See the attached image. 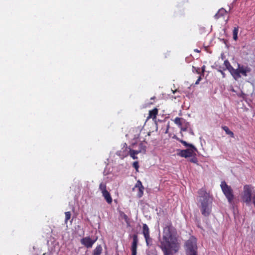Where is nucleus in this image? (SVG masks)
I'll list each match as a JSON object with an SVG mask.
<instances>
[{
	"mask_svg": "<svg viewBox=\"0 0 255 255\" xmlns=\"http://www.w3.org/2000/svg\"><path fill=\"white\" fill-rule=\"evenodd\" d=\"M168 130V128H167V130H166V132H167V130Z\"/></svg>",
	"mask_w": 255,
	"mask_h": 255,
	"instance_id": "obj_32",
	"label": "nucleus"
},
{
	"mask_svg": "<svg viewBox=\"0 0 255 255\" xmlns=\"http://www.w3.org/2000/svg\"><path fill=\"white\" fill-rule=\"evenodd\" d=\"M221 189L228 200V202L233 205L235 196L233 190L231 186H229L225 181H222L221 183Z\"/></svg>",
	"mask_w": 255,
	"mask_h": 255,
	"instance_id": "obj_6",
	"label": "nucleus"
},
{
	"mask_svg": "<svg viewBox=\"0 0 255 255\" xmlns=\"http://www.w3.org/2000/svg\"><path fill=\"white\" fill-rule=\"evenodd\" d=\"M65 223H67L68 221L71 218V214L70 212L68 211V212H66L65 213Z\"/></svg>",
	"mask_w": 255,
	"mask_h": 255,
	"instance_id": "obj_24",
	"label": "nucleus"
},
{
	"mask_svg": "<svg viewBox=\"0 0 255 255\" xmlns=\"http://www.w3.org/2000/svg\"><path fill=\"white\" fill-rule=\"evenodd\" d=\"M193 68L194 69V71H196V72L199 74H203L205 71L204 65H203L201 68L193 66Z\"/></svg>",
	"mask_w": 255,
	"mask_h": 255,
	"instance_id": "obj_19",
	"label": "nucleus"
},
{
	"mask_svg": "<svg viewBox=\"0 0 255 255\" xmlns=\"http://www.w3.org/2000/svg\"><path fill=\"white\" fill-rule=\"evenodd\" d=\"M224 64H230V63L227 60H226V61H225Z\"/></svg>",
	"mask_w": 255,
	"mask_h": 255,
	"instance_id": "obj_30",
	"label": "nucleus"
},
{
	"mask_svg": "<svg viewBox=\"0 0 255 255\" xmlns=\"http://www.w3.org/2000/svg\"><path fill=\"white\" fill-rule=\"evenodd\" d=\"M188 127V123L185 121V123L181 126L179 128L181 131H186Z\"/></svg>",
	"mask_w": 255,
	"mask_h": 255,
	"instance_id": "obj_25",
	"label": "nucleus"
},
{
	"mask_svg": "<svg viewBox=\"0 0 255 255\" xmlns=\"http://www.w3.org/2000/svg\"><path fill=\"white\" fill-rule=\"evenodd\" d=\"M224 66L230 72L234 78L236 80L241 77V74L243 76H246L247 73L250 71L249 68L244 67L243 65H238V68L236 69L232 66V65H224Z\"/></svg>",
	"mask_w": 255,
	"mask_h": 255,
	"instance_id": "obj_4",
	"label": "nucleus"
},
{
	"mask_svg": "<svg viewBox=\"0 0 255 255\" xmlns=\"http://www.w3.org/2000/svg\"><path fill=\"white\" fill-rule=\"evenodd\" d=\"M102 196L106 201V202L109 204H111L112 203L113 199L111 196L110 193L108 191H105L104 192L102 193Z\"/></svg>",
	"mask_w": 255,
	"mask_h": 255,
	"instance_id": "obj_12",
	"label": "nucleus"
},
{
	"mask_svg": "<svg viewBox=\"0 0 255 255\" xmlns=\"http://www.w3.org/2000/svg\"><path fill=\"white\" fill-rule=\"evenodd\" d=\"M226 10L224 8H221L219 10L218 12L215 15V17L216 19L219 18L221 16L224 15L225 13H226Z\"/></svg>",
	"mask_w": 255,
	"mask_h": 255,
	"instance_id": "obj_17",
	"label": "nucleus"
},
{
	"mask_svg": "<svg viewBox=\"0 0 255 255\" xmlns=\"http://www.w3.org/2000/svg\"><path fill=\"white\" fill-rule=\"evenodd\" d=\"M196 155H194V156H191L192 158L190 159L189 161L191 162L197 164L198 160L197 158L196 157Z\"/></svg>",
	"mask_w": 255,
	"mask_h": 255,
	"instance_id": "obj_26",
	"label": "nucleus"
},
{
	"mask_svg": "<svg viewBox=\"0 0 255 255\" xmlns=\"http://www.w3.org/2000/svg\"><path fill=\"white\" fill-rule=\"evenodd\" d=\"M103 249L101 245L97 246L93 250L92 255H101L102 253Z\"/></svg>",
	"mask_w": 255,
	"mask_h": 255,
	"instance_id": "obj_15",
	"label": "nucleus"
},
{
	"mask_svg": "<svg viewBox=\"0 0 255 255\" xmlns=\"http://www.w3.org/2000/svg\"><path fill=\"white\" fill-rule=\"evenodd\" d=\"M173 121L179 128L181 127V126L185 123V120L184 119L179 117H176Z\"/></svg>",
	"mask_w": 255,
	"mask_h": 255,
	"instance_id": "obj_14",
	"label": "nucleus"
},
{
	"mask_svg": "<svg viewBox=\"0 0 255 255\" xmlns=\"http://www.w3.org/2000/svg\"><path fill=\"white\" fill-rule=\"evenodd\" d=\"M135 187L138 188V192L137 194V196L138 198H140L143 194L144 187L142 184L140 180H138Z\"/></svg>",
	"mask_w": 255,
	"mask_h": 255,
	"instance_id": "obj_10",
	"label": "nucleus"
},
{
	"mask_svg": "<svg viewBox=\"0 0 255 255\" xmlns=\"http://www.w3.org/2000/svg\"><path fill=\"white\" fill-rule=\"evenodd\" d=\"M141 152V150H137L133 149H130L129 151V153L130 156L133 159H136L137 158V157L135 156V155L138 154Z\"/></svg>",
	"mask_w": 255,
	"mask_h": 255,
	"instance_id": "obj_16",
	"label": "nucleus"
},
{
	"mask_svg": "<svg viewBox=\"0 0 255 255\" xmlns=\"http://www.w3.org/2000/svg\"><path fill=\"white\" fill-rule=\"evenodd\" d=\"M201 79H202V78H201V75H200V76L198 77V79L197 80V81H196V82H195V84L196 85L198 84L199 83L200 81H201Z\"/></svg>",
	"mask_w": 255,
	"mask_h": 255,
	"instance_id": "obj_29",
	"label": "nucleus"
},
{
	"mask_svg": "<svg viewBox=\"0 0 255 255\" xmlns=\"http://www.w3.org/2000/svg\"><path fill=\"white\" fill-rule=\"evenodd\" d=\"M197 240L192 236L185 243L186 255H197Z\"/></svg>",
	"mask_w": 255,
	"mask_h": 255,
	"instance_id": "obj_5",
	"label": "nucleus"
},
{
	"mask_svg": "<svg viewBox=\"0 0 255 255\" xmlns=\"http://www.w3.org/2000/svg\"><path fill=\"white\" fill-rule=\"evenodd\" d=\"M120 215L122 218L127 223H128L129 219L126 214L124 212H121Z\"/></svg>",
	"mask_w": 255,
	"mask_h": 255,
	"instance_id": "obj_23",
	"label": "nucleus"
},
{
	"mask_svg": "<svg viewBox=\"0 0 255 255\" xmlns=\"http://www.w3.org/2000/svg\"><path fill=\"white\" fill-rule=\"evenodd\" d=\"M158 113V110L156 108H154L152 110L149 111V115L147 118L152 119L153 120L156 119Z\"/></svg>",
	"mask_w": 255,
	"mask_h": 255,
	"instance_id": "obj_11",
	"label": "nucleus"
},
{
	"mask_svg": "<svg viewBox=\"0 0 255 255\" xmlns=\"http://www.w3.org/2000/svg\"><path fill=\"white\" fill-rule=\"evenodd\" d=\"M96 240H92L90 237H86L81 240V243L87 248H91L94 244Z\"/></svg>",
	"mask_w": 255,
	"mask_h": 255,
	"instance_id": "obj_8",
	"label": "nucleus"
},
{
	"mask_svg": "<svg viewBox=\"0 0 255 255\" xmlns=\"http://www.w3.org/2000/svg\"><path fill=\"white\" fill-rule=\"evenodd\" d=\"M242 199L244 202L247 204H249L251 202L252 188L251 185H246L244 186Z\"/></svg>",
	"mask_w": 255,
	"mask_h": 255,
	"instance_id": "obj_7",
	"label": "nucleus"
},
{
	"mask_svg": "<svg viewBox=\"0 0 255 255\" xmlns=\"http://www.w3.org/2000/svg\"><path fill=\"white\" fill-rule=\"evenodd\" d=\"M145 239L146 244L147 246H149V245L152 242V239L150 237V236H148V238H145Z\"/></svg>",
	"mask_w": 255,
	"mask_h": 255,
	"instance_id": "obj_27",
	"label": "nucleus"
},
{
	"mask_svg": "<svg viewBox=\"0 0 255 255\" xmlns=\"http://www.w3.org/2000/svg\"><path fill=\"white\" fill-rule=\"evenodd\" d=\"M222 128L225 131L227 134L229 135L231 137H234V133L230 130L227 126H223Z\"/></svg>",
	"mask_w": 255,
	"mask_h": 255,
	"instance_id": "obj_18",
	"label": "nucleus"
},
{
	"mask_svg": "<svg viewBox=\"0 0 255 255\" xmlns=\"http://www.w3.org/2000/svg\"><path fill=\"white\" fill-rule=\"evenodd\" d=\"M159 247L164 255L175 254L179 250L180 243L176 229L170 222L165 225L163 229V235L160 240Z\"/></svg>",
	"mask_w": 255,
	"mask_h": 255,
	"instance_id": "obj_1",
	"label": "nucleus"
},
{
	"mask_svg": "<svg viewBox=\"0 0 255 255\" xmlns=\"http://www.w3.org/2000/svg\"><path fill=\"white\" fill-rule=\"evenodd\" d=\"M142 233L144 238H148L149 235V229L148 226L146 224H143Z\"/></svg>",
	"mask_w": 255,
	"mask_h": 255,
	"instance_id": "obj_13",
	"label": "nucleus"
},
{
	"mask_svg": "<svg viewBox=\"0 0 255 255\" xmlns=\"http://www.w3.org/2000/svg\"><path fill=\"white\" fill-rule=\"evenodd\" d=\"M239 28L238 27H235L233 29V39L235 40H237L238 39V33Z\"/></svg>",
	"mask_w": 255,
	"mask_h": 255,
	"instance_id": "obj_20",
	"label": "nucleus"
},
{
	"mask_svg": "<svg viewBox=\"0 0 255 255\" xmlns=\"http://www.w3.org/2000/svg\"><path fill=\"white\" fill-rule=\"evenodd\" d=\"M132 238V242L131 246V255H136L137 244L138 242L137 235L133 234Z\"/></svg>",
	"mask_w": 255,
	"mask_h": 255,
	"instance_id": "obj_9",
	"label": "nucleus"
},
{
	"mask_svg": "<svg viewBox=\"0 0 255 255\" xmlns=\"http://www.w3.org/2000/svg\"><path fill=\"white\" fill-rule=\"evenodd\" d=\"M173 138L179 141L182 144H183L185 147H189V148L181 150L179 155L182 157L187 158L190 157L191 156L196 155V152H197V148L193 145L192 144L188 143L186 141L180 139L176 135H174Z\"/></svg>",
	"mask_w": 255,
	"mask_h": 255,
	"instance_id": "obj_3",
	"label": "nucleus"
},
{
	"mask_svg": "<svg viewBox=\"0 0 255 255\" xmlns=\"http://www.w3.org/2000/svg\"><path fill=\"white\" fill-rule=\"evenodd\" d=\"M133 167L136 170H138V168L139 167L138 163L137 161H135L133 163Z\"/></svg>",
	"mask_w": 255,
	"mask_h": 255,
	"instance_id": "obj_28",
	"label": "nucleus"
},
{
	"mask_svg": "<svg viewBox=\"0 0 255 255\" xmlns=\"http://www.w3.org/2000/svg\"><path fill=\"white\" fill-rule=\"evenodd\" d=\"M194 50H195V51H196L197 52H199V51L198 49H195Z\"/></svg>",
	"mask_w": 255,
	"mask_h": 255,
	"instance_id": "obj_31",
	"label": "nucleus"
},
{
	"mask_svg": "<svg viewBox=\"0 0 255 255\" xmlns=\"http://www.w3.org/2000/svg\"><path fill=\"white\" fill-rule=\"evenodd\" d=\"M199 206L201 214L205 217H208L211 213L212 199L205 189H200L198 192Z\"/></svg>",
	"mask_w": 255,
	"mask_h": 255,
	"instance_id": "obj_2",
	"label": "nucleus"
},
{
	"mask_svg": "<svg viewBox=\"0 0 255 255\" xmlns=\"http://www.w3.org/2000/svg\"><path fill=\"white\" fill-rule=\"evenodd\" d=\"M99 189L101 191V193H103L105 191H107V186L105 183H101L99 185Z\"/></svg>",
	"mask_w": 255,
	"mask_h": 255,
	"instance_id": "obj_21",
	"label": "nucleus"
},
{
	"mask_svg": "<svg viewBox=\"0 0 255 255\" xmlns=\"http://www.w3.org/2000/svg\"><path fill=\"white\" fill-rule=\"evenodd\" d=\"M137 150H141V152L145 153L146 151V146L142 143H140L139 144V149Z\"/></svg>",
	"mask_w": 255,
	"mask_h": 255,
	"instance_id": "obj_22",
	"label": "nucleus"
}]
</instances>
